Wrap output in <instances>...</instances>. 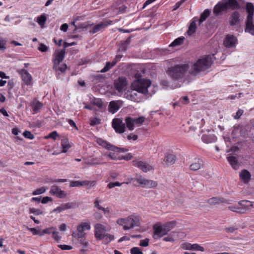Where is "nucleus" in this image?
<instances>
[{
    "label": "nucleus",
    "mask_w": 254,
    "mask_h": 254,
    "mask_svg": "<svg viewBox=\"0 0 254 254\" xmlns=\"http://www.w3.org/2000/svg\"><path fill=\"white\" fill-rule=\"evenodd\" d=\"M212 64V58L210 56H206L204 58L199 59L195 63L191 66L189 64H177L169 68L167 73L169 75L174 79L183 78L187 71L193 75L205 70L210 67Z\"/></svg>",
    "instance_id": "obj_1"
},
{
    "label": "nucleus",
    "mask_w": 254,
    "mask_h": 254,
    "mask_svg": "<svg viewBox=\"0 0 254 254\" xmlns=\"http://www.w3.org/2000/svg\"><path fill=\"white\" fill-rule=\"evenodd\" d=\"M151 82L146 79H141L134 81L130 90L126 93V98L133 102H140L144 95L148 93V88Z\"/></svg>",
    "instance_id": "obj_2"
},
{
    "label": "nucleus",
    "mask_w": 254,
    "mask_h": 254,
    "mask_svg": "<svg viewBox=\"0 0 254 254\" xmlns=\"http://www.w3.org/2000/svg\"><path fill=\"white\" fill-rule=\"evenodd\" d=\"M117 222L119 225L123 226L125 230H127L139 226L140 217L135 215H131L127 218L119 219Z\"/></svg>",
    "instance_id": "obj_3"
},
{
    "label": "nucleus",
    "mask_w": 254,
    "mask_h": 254,
    "mask_svg": "<svg viewBox=\"0 0 254 254\" xmlns=\"http://www.w3.org/2000/svg\"><path fill=\"white\" fill-rule=\"evenodd\" d=\"M95 237L97 240H103L105 243H109L114 239V236L106 233V227L101 224H96L94 227Z\"/></svg>",
    "instance_id": "obj_4"
},
{
    "label": "nucleus",
    "mask_w": 254,
    "mask_h": 254,
    "mask_svg": "<svg viewBox=\"0 0 254 254\" xmlns=\"http://www.w3.org/2000/svg\"><path fill=\"white\" fill-rule=\"evenodd\" d=\"M145 118L143 116H140L138 118L127 117L125 119V124L129 130L134 129L135 127H138L143 124L145 122Z\"/></svg>",
    "instance_id": "obj_5"
},
{
    "label": "nucleus",
    "mask_w": 254,
    "mask_h": 254,
    "mask_svg": "<svg viewBox=\"0 0 254 254\" xmlns=\"http://www.w3.org/2000/svg\"><path fill=\"white\" fill-rule=\"evenodd\" d=\"M133 185L136 186L134 183L136 182L138 184L141 185L142 187L146 188H153L157 186V183L156 181L147 180L143 178H134L131 179Z\"/></svg>",
    "instance_id": "obj_6"
},
{
    "label": "nucleus",
    "mask_w": 254,
    "mask_h": 254,
    "mask_svg": "<svg viewBox=\"0 0 254 254\" xmlns=\"http://www.w3.org/2000/svg\"><path fill=\"white\" fill-rule=\"evenodd\" d=\"M112 127L115 130L116 132L119 133H122L125 131V123L123 122L122 120L119 118H115L112 121Z\"/></svg>",
    "instance_id": "obj_7"
},
{
    "label": "nucleus",
    "mask_w": 254,
    "mask_h": 254,
    "mask_svg": "<svg viewBox=\"0 0 254 254\" xmlns=\"http://www.w3.org/2000/svg\"><path fill=\"white\" fill-rule=\"evenodd\" d=\"M153 229L154 231L153 238L155 239H159L164 235L167 234V232L164 229L163 225H161L159 224H156L153 226Z\"/></svg>",
    "instance_id": "obj_8"
},
{
    "label": "nucleus",
    "mask_w": 254,
    "mask_h": 254,
    "mask_svg": "<svg viewBox=\"0 0 254 254\" xmlns=\"http://www.w3.org/2000/svg\"><path fill=\"white\" fill-rule=\"evenodd\" d=\"M132 165L145 173L153 169L152 167L146 162L138 160H133Z\"/></svg>",
    "instance_id": "obj_9"
},
{
    "label": "nucleus",
    "mask_w": 254,
    "mask_h": 254,
    "mask_svg": "<svg viewBox=\"0 0 254 254\" xmlns=\"http://www.w3.org/2000/svg\"><path fill=\"white\" fill-rule=\"evenodd\" d=\"M127 85V79L124 77H120L114 81L115 87L120 92L123 91L125 89Z\"/></svg>",
    "instance_id": "obj_10"
},
{
    "label": "nucleus",
    "mask_w": 254,
    "mask_h": 254,
    "mask_svg": "<svg viewBox=\"0 0 254 254\" xmlns=\"http://www.w3.org/2000/svg\"><path fill=\"white\" fill-rule=\"evenodd\" d=\"M49 192L51 195H55L60 198H64L67 196V193L65 191L61 190L56 185L51 186Z\"/></svg>",
    "instance_id": "obj_11"
},
{
    "label": "nucleus",
    "mask_w": 254,
    "mask_h": 254,
    "mask_svg": "<svg viewBox=\"0 0 254 254\" xmlns=\"http://www.w3.org/2000/svg\"><path fill=\"white\" fill-rule=\"evenodd\" d=\"M112 23V21H103L97 25L94 26L89 31V32L93 34L99 31H101L103 29L107 27L109 25L111 24Z\"/></svg>",
    "instance_id": "obj_12"
},
{
    "label": "nucleus",
    "mask_w": 254,
    "mask_h": 254,
    "mask_svg": "<svg viewBox=\"0 0 254 254\" xmlns=\"http://www.w3.org/2000/svg\"><path fill=\"white\" fill-rule=\"evenodd\" d=\"M237 39L235 36L233 35H228L224 41V45L228 48H233L236 46Z\"/></svg>",
    "instance_id": "obj_13"
},
{
    "label": "nucleus",
    "mask_w": 254,
    "mask_h": 254,
    "mask_svg": "<svg viewBox=\"0 0 254 254\" xmlns=\"http://www.w3.org/2000/svg\"><path fill=\"white\" fill-rule=\"evenodd\" d=\"M245 31L254 35V24L253 18H246Z\"/></svg>",
    "instance_id": "obj_14"
},
{
    "label": "nucleus",
    "mask_w": 254,
    "mask_h": 254,
    "mask_svg": "<svg viewBox=\"0 0 254 254\" xmlns=\"http://www.w3.org/2000/svg\"><path fill=\"white\" fill-rule=\"evenodd\" d=\"M64 49L56 51L53 55L54 58L53 61H55L57 63L60 64L64 58Z\"/></svg>",
    "instance_id": "obj_15"
},
{
    "label": "nucleus",
    "mask_w": 254,
    "mask_h": 254,
    "mask_svg": "<svg viewBox=\"0 0 254 254\" xmlns=\"http://www.w3.org/2000/svg\"><path fill=\"white\" fill-rule=\"evenodd\" d=\"M240 13L239 11H235L232 13L230 17V24L233 26L239 24L240 19Z\"/></svg>",
    "instance_id": "obj_16"
},
{
    "label": "nucleus",
    "mask_w": 254,
    "mask_h": 254,
    "mask_svg": "<svg viewBox=\"0 0 254 254\" xmlns=\"http://www.w3.org/2000/svg\"><path fill=\"white\" fill-rule=\"evenodd\" d=\"M96 141L99 145L102 146V147L105 148L106 149L109 150H114V149H117V148L114 147V145L111 144L109 142L103 140L102 138H97Z\"/></svg>",
    "instance_id": "obj_17"
},
{
    "label": "nucleus",
    "mask_w": 254,
    "mask_h": 254,
    "mask_svg": "<svg viewBox=\"0 0 254 254\" xmlns=\"http://www.w3.org/2000/svg\"><path fill=\"white\" fill-rule=\"evenodd\" d=\"M32 109L33 114H37L40 112V110L42 108L43 104L36 99H35L30 104Z\"/></svg>",
    "instance_id": "obj_18"
},
{
    "label": "nucleus",
    "mask_w": 254,
    "mask_h": 254,
    "mask_svg": "<svg viewBox=\"0 0 254 254\" xmlns=\"http://www.w3.org/2000/svg\"><path fill=\"white\" fill-rule=\"evenodd\" d=\"M21 75L22 79L26 85H29L32 80L31 75L25 69H21L19 72Z\"/></svg>",
    "instance_id": "obj_19"
},
{
    "label": "nucleus",
    "mask_w": 254,
    "mask_h": 254,
    "mask_svg": "<svg viewBox=\"0 0 254 254\" xmlns=\"http://www.w3.org/2000/svg\"><path fill=\"white\" fill-rule=\"evenodd\" d=\"M226 7L224 2H219L214 7L213 13L215 15L220 14L222 11L226 10Z\"/></svg>",
    "instance_id": "obj_20"
},
{
    "label": "nucleus",
    "mask_w": 254,
    "mask_h": 254,
    "mask_svg": "<svg viewBox=\"0 0 254 254\" xmlns=\"http://www.w3.org/2000/svg\"><path fill=\"white\" fill-rule=\"evenodd\" d=\"M203 165L204 164L202 160L198 159L190 165V168L191 170L196 171L203 167Z\"/></svg>",
    "instance_id": "obj_21"
},
{
    "label": "nucleus",
    "mask_w": 254,
    "mask_h": 254,
    "mask_svg": "<svg viewBox=\"0 0 254 254\" xmlns=\"http://www.w3.org/2000/svg\"><path fill=\"white\" fill-rule=\"evenodd\" d=\"M119 103V101L110 102L108 107L109 111L113 114L117 112L120 108Z\"/></svg>",
    "instance_id": "obj_22"
},
{
    "label": "nucleus",
    "mask_w": 254,
    "mask_h": 254,
    "mask_svg": "<svg viewBox=\"0 0 254 254\" xmlns=\"http://www.w3.org/2000/svg\"><path fill=\"white\" fill-rule=\"evenodd\" d=\"M240 177L244 183H248L251 177L250 173L247 170H243L240 173Z\"/></svg>",
    "instance_id": "obj_23"
},
{
    "label": "nucleus",
    "mask_w": 254,
    "mask_h": 254,
    "mask_svg": "<svg viewBox=\"0 0 254 254\" xmlns=\"http://www.w3.org/2000/svg\"><path fill=\"white\" fill-rule=\"evenodd\" d=\"M227 160L234 170H237L239 169V164L238 160L235 156H230L227 157Z\"/></svg>",
    "instance_id": "obj_24"
},
{
    "label": "nucleus",
    "mask_w": 254,
    "mask_h": 254,
    "mask_svg": "<svg viewBox=\"0 0 254 254\" xmlns=\"http://www.w3.org/2000/svg\"><path fill=\"white\" fill-rule=\"evenodd\" d=\"M228 209L233 212H235L240 214H244L247 211L246 208H243L237 206V205H231L228 207Z\"/></svg>",
    "instance_id": "obj_25"
},
{
    "label": "nucleus",
    "mask_w": 254,
    "mask_h": 254,
    "mask_svg": "<svg viewBox=\"0 0 254 254\" xmlns=\"http://www.w3.org/2000/svg\"><path fill=\"white\" fill-rule=\"evenodd\" d=\"M207 202L210 205H215L219 203H227L226 200L222 197H213L208 199Z\"/></svg>",
    "instance_id": "obj_26"
},
{
    "label": "nucleus",
    "mask_w": 254,
    "mask_h": 254,
    "mask_svg": "<svg viewBox=\"0 0 254 254\" xmlns=\"http://www.w3.org/2000/svg\"><path fill=\"white\" fill-rule=\"evenodd\" d=\"M246 10L248 13L247 18H253L254 13V6L251 2H247Z\"/></svg>",
    "instance_id": "obj_27"
},
{
    "label": "nucleus",
    "mask_w": 254,
    "mask_h": 254,
    "mask_svg": "<svg viewBox=\"0 0 254 254\" xmlns=\"http://www.w3.org/2000/svg\"><path fill=\"white\" fill-rule=\"evenodd\" d=\"M224 2L226 9L231 8L235 9L239 7V4L236 0H228Z\"/></svg>",
    "instance_id": "obj_28"
},
{
    "label": "nucleus",
    "mask_w": 254,
    "mask_h": 254,
    "mask_svg": "<svg viewBox=\"0 0 254 254\" xmlns=\"http://www.w3.org/2000/svg\"><path fill=\"white\" fill-rule=\"evenodd\" d=\"M118 62V60L113 59L112 62L111 63L110 62H108L106 63L105 66L103 68H102L100 72L102 73L106 72L109 71L110 69H111L114 66H115Z\"/></svg>",
    "instance_id": "obj_29"
},
{
    "label": "nucleus",
    "mask_w": 254,
    "mask_h": 254,
    "mask_svg": "<svg viewBox=\"0 0 254 254\" xmlns=\"http://www.w3.org/2000/svg\"><path fill=\"white\" fill-rule=\"evenodd\" d=\"M176 157L173 154H167L165 155L164 161L166 165H169L174 164L176 161Z\"/></svg>",
    "instance_id": "obj_30"
},
{
    "label": "nucleus",
    "mask_w": 254,
    "mask_h": 254,
    "mask_svg": "<svg viewBox=\"0 0 254 254\" xmlns=\"http://www.w3.org/2000/svg\"><path fill=\"white\" fill-rule=\"evenodd\" d=\"M61 145L63 148L62 151L63 153L66 152L67 150L71 147L69 143L68 139L66 137L62 139Z\"/></svg>",
    "instance_id": "obj_31"
},
{
    "label": "nucleus",
    "mask_w": 254,
    "mask_h": 254,
    "mask_svg": "<svg viewBox=\"0 0 254 254\" xmlns=\"http://www.w3.org/2000/svg\"><path fill=\"white\" fill-rule=\"evenodd\" d=\"M130 37H128L126 41L122 42L119 46V51L125 52L130 43Z\"/></svg>",
    "instance_id": "obj_32"
},
{
    "label": "nucleus",
    "mask_w": 254,
    "mask_h": 254,
    "mask_svg": "<svg viewBox=\"0 0 254 254\" xmlns=\"http://www.w3.org/2000/svg\"><path fill=\"white\" fill-rule=\"evenodd\" d=\"M211 11L208 9H206L200 15V18L198 21L199 25H200L206 18L209 16Z\"/></svg>",
    "instance_id": "obj_33"
},
{
    "label": "nucleus",
    "mask_w": 254,
    "mask_h": 254,
    "mask_svg": "<svg viewBox=\"0 0 254 254\" xmlns=\"http://www.w3.org/2000/svg\"><path fill=\"white\" fill-rule=\"evenodd\" d=\"M176 225V221H172L167 222L163 225L165 230L167 232V234L168 232L173 229Z\"/></svg>",
    "instance_id": "obj_34"
},
{
    "label": "nucleus",
    "mask_w": 254,
    "mask_h": 254,
    "mask_svg": "<svg viewBox=\"0 0 254 254\" xmlns=\"http://www.w3.org/2000/svg\"><path fill=\"white\" fill-rule=\"evenodd\" d=\"M196 21L193 20L190 24L187 33L189 35H191L196 31Z\"/></svg>",
    "instance_id": "obj_35"
},
{
    "label": "nucleus",
    "mask_w": 254,
    "mask_h": 254,
    "mask_svg": "<svg viewBox=\"0 0 254 254\" xmlns=\"http://www.w3.org/2000/svg\"><path fill=\"white\" fill-rule=\"evenodd\" d=\"M185 38L183 36L176 39L170 45V47H175L181 45L183 43Z\"/></svg>",
    "instance_id": "obj_36"
},
{
    "label": "nucleus",
    "mask_w": 254,
    "mask_h": 254,
    "mask_svg": "<svg viewBox=\"0 0 254 254\" xmlns=\"http://www.w3.org/2000/svg\"><path fill=\"white\" fill-rule=\"evenodd\" d=\"M46 20L47 17L46 15L45 14H42L37 17V22L39 23L41 27H43L46 21Z\"/></svg>",
    "instance_id": "obj_37"
},
{
    "label": "nucleus",
    "mask_w": 254,
    "mask_h": 254,
    "mask_svg": "<svg viewBox=\"0 0 254 254\" xmlns=\"http://www.w3.org/2000/svg\"><path fill=\"white\" fill-rule=\"evenodd\" d=\"M94 25L93 23L89 24L88 22L80 23L77 25V27L79 29H87L89 28H91Z\"/></svg>",
    "instance_id": "obj_38"
},
{
    "label": "nucleus",
    "mask_w": 254,
    "mask_h": 254,
    "mask_svg": "<svg viewBox=\"0 0 254 254\" xmlns=\"http://www.w3.org/2000/svg\"><path fill=\"white\" fill-rule=\"evenodd\" d=\"M92 103L93 105L97 106L99 108H102L103 107V102L100 98H94Z\"/></svg>",
    "instance_id": "obj_39"
},
{
    "label": "nucleus",
    "mask_w": 254,
    "mask_h": 254,
    "mask_svg": "<svg viewBox=\"0 0 254 254\" xmlns=\"http://www.w3.org/2000/svg\"><path fill=\"white\" fill-rule=\"evenodd\" d=\"M29 212L30 213H33L35 215H42V214H43V213H44L43 211H42L39 209L35 208L34 207L29 208Z\"/></svg>",
    "instance_id": "obj_40"
},
{
    "label": "nucleus",
    "mask_w": 254,
    "mask_h": 254,
    "mask_svg": "<svg viewBox=\"0 0 254 254\" xmlns=\"http://www.w3.org/2000/svg\"><path fill=\"white\" fill-rule=\"evenodd\" d=\"M64 205L65 206V209H70L74 208L78 206V205L77 203L75 202H68L66 203H64Z\"/></svg>",
    "instance_id": "obj_41"
},
{
    "label": "nucleus",
    "mask_w": 254,
    "mask_h": 254,
    "mask_svg": "<svg viewBox=\"0 0 254 254\" xmlns=\"http://www.w3.org/2000/svg\"><path fill=\"white\" fill-rule=\"evenodd\" d=\"M46 189L44 187H42L34 190L32 192V194L34 195L41 194L44 193L46 191Z\"/></svg>",
    "instance_id": "obj_42"
},
{
    "label": "nucleus",
    "mask_w": 254,
    "mask_h": 254,
    "mask_svg": "<svg viewBox=\"0 0 254 254\" xmlns=\"http://www.w3.org/2000/svg\"><path fill=\"white\" fill-rule=\"evenodd\" d=\"M55 230V228L53 227H50L48 228H46L42 231H41L42 236L44 235V234H52Z\"/></svg>",
    "instance_id": "obj_43"
},
{
    "label": "nucleus",
    "mask_w": 254,
    "mask_h": 254,
    "mask_svg": "<svg viewBox=\"0 0 254 254\" xmlns=\"http://www.w3.org/2000/svg\"><path fill=\"white\" fill-rule=\"evenodd\" d=\"M66 210L64 204H62L53 210V212L60 213Z\"/></svg>",
    "instance_id": "obj_44"
},
{
    "label": "nucleus",
    "mask_w": 254,
    "mask_h": 254,
    "mask_svg": "<svg viewBox=\"0 0 254 254\" xmlns=\"http://www.w3.org/2000/svg\"><path fill=\"white\" fill-rule=\"evenodd\" d=\"M125 183V182H123V183H119L118 182H114V183H110L108 185V187L109 188V189H112V188H113L116 186H118V187H119V186H121L122 185V184H124ZM126 184H128V182H126Z\"/></svg>",
    "instance_id": "obj_45"
},
{
    "label": "nucleus",
    "mask_w": 254,
    "mask_h": 254,
    "mask_svg": "<svg viewBox=\"0 0 254 254\" xmlns=\"http://www.w3.org/2000/svg\"><path fill=\"white\" fill-rule=\"evenodd\" d=\"M59 136V134L56 131H54L51 132L49 135L47 136H45V138H51L54 140H56L57 137Z\"/></svg>",
    "instance_id": "obj_46"
},
{
    "label": "nucleus",
    "mask_w": 254,
    "mask_h": 254,
    "mask_svg": "<svg viewBox=\"0 0 254 254\" xmlns=\"http://www.w3.org/2000/svg\"><path fill=\"white\" fill-rule=\"evenodd\" d=\"M191 250L199 251L201 252H204V249L203 247L199 246L197 244L192 245Z\"/></svg>",
    "instance_id": "obj_47"
},
{
    "label": "nucleus",
    "mask_w": 254,
    "mask_h": 254,
    "mask_svg": "<svg viewBox=\"0 0 254 254\" xmlns=\"http://www.w3.org/2000/svg\"><path fill=\"white\" fill-rule=\"evenodd\" d=\"M28 230L31 232L33 235H39L40 236H42L41 231L38 230L35 228H28Z\"/></svg>",
    "instance_id": "obj_48"
},
{
    "label": "nucleus",
    "mask_w": 254,
    "mask_h": 254,
    "mask_svg": "<svg viewBox=\"0 0 254 254\" xmlns=\"http://www.w3.org/2000/svg\"><path fill=\"white\" fill-rule=\"evenodd\" d=\"M23 135L26 138L32 139L34 138V135L33 134H32L30 131H28V130H25L23 132Z\"/></svg>",
    "instance_id": "obj_49"
},
{
    "label": "nucleus",
    "mask_w": 254,
    "mask_h": 254,
    "mask_svg": "<svg viewBox=\"0 0 254 254\" xmlns=\"http://www.w3.org/2000/svg\"><path fill=\"white\" fill-rule=\"evenodd\" d=\"M131 254H142V252L138 247H133L130 249Z\"/></svg>",
    "instance_id": "obj_50"
},
{
    "label": "nucleus",
    "mask_w": 254,
    "mask_h": 254,
    "mask_svg": "<svg viewBox=\"0 0 254 254\" xmlns=\"http://www.w3.org/2000/svg\"><path fill=\"white\" fill-rule=\"evenodd\" d=\"M90 121V125L92 126L99 125L100 123V120L97 118L91 119Z\"/></svg>",
    "instance_id": "obj_51"
},
{
    "label": "nucleus",
    "mask_w": 254,
    "mask_h": 254,
    "mask_svg": "<svg viewBox=\"0 0 254 254\" xmlns=\"http://www.w3.org/2000/svg\"><path fill=\"white\" fill-rule=\"evenodd\" d=\"M149 239H145L144 240H141L140 241L139 245L141 247H147L149 245Z\"/></svg>",
    "instance_id": "obj_52"
},
{
    "label": "nucleus",
    "mask_w": 254,
    "mask_h": 254,
    "mask_svg": "<svg viewBox=\"0 0 254 254\" xmlns=\"http://www.w3.org/2000/svg\"><path fill=\"white\" fill-rule=\"evenodd\" d=\"M38 49L42 52H46L48 50V47L44 44L41 43Z\"/></svg>",
    "instance_id": "obj_53"
},
{
    "label": "nucleus",
    "mask_w": 254,
    "mask_h": 254,
    "mask_svg": "<svg viewBox=\"0 0 254 254\" xmlns=\"http://www.w3.org/2000/svg\"><path fill=\"white\" fill-rule=\"evenodd\" d=\"M192 245L189 243H184L182 245V248L184 250H191Z\"/></svg>",
    "instance_id": "obj_54"
},
{
    "label": "nucleus",
    "mask_w": 254,
    "mask_h": 254,
    "mask_svg": "<svg viewBox=\"0 0 254 254\" xmlns=\"http://www.w3.org/2000/svg\"><path fill=\"white\" fill-rule=\"evenodd\" d=\"M94 206L97 208V209H98L99 210H104V207L101 206L100 204H99V200L98 198H96L95 201H94Z\"/></svg>",
    "instance_id": "obj_55"
},
{
    "label": "nucleus",
    "mask_w": 254,
    "mask_h": 254,
    "mask_svg": "<svg viewBox=\"0 0 254 254\" xmlns=\"http://www.w3.org/2000/svg\"><path fill=\"white\" fill-rule=\"evenodd\" d=\"M101 163L97 159V158H93L91 159L90 161L88 163L90 165H99Z\"/></svg>",
    "instance_id": "obj_56"
},
{
    "label": "nucleus",
    "mask_w": 254,
    "mask_h": 254,
    "mask_svg": "<svg viewBox=\"0 0 254 254\" xmlns=\"http://www.w3.org/2000/svg\"><path fill=\"white\" fill-rule=\"evenodd\" d=\"M58 247L63 250H70L72 249V247L71 246L66 245H60L58 246Z\"/></svg>",
    "instance_id": "obj_57"
},
{
    "label": "nucleus",
    "mask_w": 254,
    "mask_h": 254,
    "mask_svg": "<svg viewBox=\"0 0 254 254\" xmlns=\"http://www.w3.org/2000/svg\"><path fill=\"white\" fill-rule=\"evenodd\" d=\"M72 236L73 237L78 239L80 238H82L84 236V235L82 233L77 232V233H76V232L73 233Z\"/></svg>",
    "instance_id": "obj_58"
},
{
    "label": "nucleus",
    "mask_w": 254,
    "mask_h": 254,
    "mask_svg": "<svg viewBox=\"0 0 254 254\" xmlns=\"http://www.w3.org/2000/svg\"><path fill=\"white\" fill-rule=\"evenodd\" d=\"M80 225L83 227V230H90V225L89 223L87 222H83L80 224Z\"/></svg>",
    "instance_id": "obj_59"
},
{
    "label": "nucleus",
    "mask_w": 254,
    "mask_h": 254,
    "mask_svg": "<svg viewBox=\"0 0 254 254\" xmlns=\"http://www.w3.org/2000/svg\"><path fill=\"white\" fill-rule=\"evenodd\" d=\"M53 238L57 241H59L61 239V237L59 236V232H54L52 233Z\"/></svg>",
    "instance_id": "obj_60"
},
{
    "label": "nucleus",
    "mask_w": 254,
    "mask_h": 254,
    "mask_svg": "<svg viewBox=\"0 0 254 254\" xmlns=\"http://www.w3.org/2000/svg\"><path fill=\"white\" fill-rule=\"evenodd\" d=\"M53 199L52 198L49 197V196H45L43 198L42 200H41V202L43 204H46L47 202H48L49 201H52Z\"/></svg>",
    "instance_id": "obj_61"
},
{
    "label": "nucleus",
    "mask_w": 254,
    "mask_h": 254,
    "mask_svg": "<svg viewBox=\"0 0 254 254\" xmlns=\"http://www.w3.org/2000/svg\"><path fill=\"white\" fill-rule=\"evenodd\" d=\"M244 113V111L241 109H239L237 111L236 115L234 116L235 119H238Z\"/></svg>",
    "instance_id": "obj_62"
},
{
    "label": "nucleus",
    "mask_w": 254,
    "mask_h": 254,
    "mask_svg": "<svg viewBox=\"0 0 254 254\" xmlns=\"http://www.w3.org/2000/svg\"><path fill=\"white\" fill-rule=\"evenodd\" d=\"M81 182L78 181H75L71 182L70 184V186L71 187H79L80 186Z\"/></svg>",
    "instance_id": "obj_63"
},
{
    "label": "nucleus",
    "mask_w": 254,
    "mask_h": 254,
    "mask_svg": "<svg viewBox=\"0 0 254 254\" xmlns=\"http://www.w3.org/2000/svg\"><path fill=\"white\" fill-rule=\"evenodd\" d=\"M237 228L234 226L230 227L228 228H226L225 230L228 233H233L235 230H236Z\"/></svg>",
    "instance_id": "obj_64"
}]
</instances>
